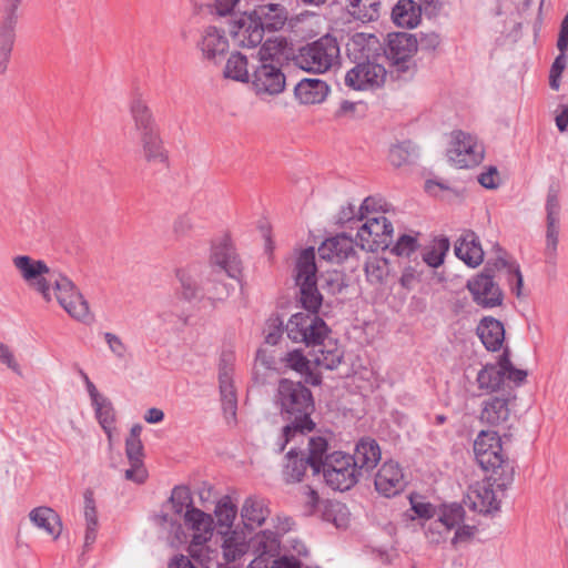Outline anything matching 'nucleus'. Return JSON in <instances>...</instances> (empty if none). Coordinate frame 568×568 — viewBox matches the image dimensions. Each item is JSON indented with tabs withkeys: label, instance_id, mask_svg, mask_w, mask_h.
Returning a JSON list of instances; mask_svg holds the SVG:
<instances>
[{
	"label": "nucleus",
	"instance_id": "obj_30",
	"mask_svg": "<svg viewBox=\"0 0 568 568\" xmlns=\"http://www.w3.org/2000/svg\"><path fill=\"white\" fill-rule=\"evenodd\" d=\"M248 58L240 51L232 52L223 67L222 74L225 79L240 83H248L252 80V67Z\"/></svg>",
	"mask_w": 568,
	"mask_h": 568
},
{
	"label": "nucleus",
	"instance_id": "obj_46",
	"mask_svg": "<svg viewBox=\"0 0 568 568\" xmlns=\"http://www.w3.org/2000/svg\"><path fill=\"white\" fill-rule=\"evenodd\" d=\"M450 244L448 239L440 237L433 241L432 245L423 254V261L430 267H439L445 260Z\"/></svg>",
	"mask_w": 568,
	"mask_h": 568
},
{
	"label": "nucleus",
	"instance_id": "obj_18",
	"mask_svg": "<svg viewBox=\"0 0 568 568\" xmlns=\"http://www.w3.org/2000/svg\"><path fill=\"white\" fill-rule=\"evenodd\" d=\"M231 47L227 32L224 28L214 24L204 27L200 33L196 48L204 61H221Z\"/></svg>",
	"mask_w": 568,
	"mask_h": 568
},
{
	"label": "nucleus",
	"instance_id": "obj_15",
	"mask_svg": "<svg viewBox=\"0 0 568 568\" xmlns=\"http://www.w3.org/2000/svg\"><path fill=\"white\" fill-rule=\"evenodd\" d=\"M474 453L485 470H495L506 462L501 438L497 432L481 430L474 442Z\"/></svg>",
	"mask_w": 568,
	"mask_h": 568
},
{
	"label": "nucleus",
	"instance_id": "obj_55",
	"mask_svg": "<svg viewBox=\"0 0 568 568\" xmlns=\"http://www.w3.org/2000/svg\"><path fill=\"white\" fill-rule=\"evenodd\" d=\"M387 158L392 165L399 168L409 161V151L403 144H395L390 146Z\"/></svg>",
	"mask_w": 568,
	"mask_h": 568
},
{
	"label": "nucleus",
	"instance_id": "obj_5",
	"mask_svg": "<svg viewBox=\"0 0 568 568\" xmlns=\"http://www.w3.org/2000/svg\"><path fill=\"white\" fill-rule=\"evenodd\" d=\"M390 205L382 199L368 196L361 204L357 220L362 225L357 229V244L371 252L389 247L394 226L390 221Z\"/></svg>",
	"mask_w": 568,
	"mask_h": 568
},
{
	"label": "nucleus",
	"instance_id": "obj_8",
	"mask_svg": "<svg viewBox=\"0 0 568 568\" xmlns=\"http://www.w3.org/2000/svg\"><path fill=\"white\" fill-rule=\"evenodd\" d=\"M185 528L191 534L189 554L201 565H209L217 554L211 549L207 542L213 536V518L210 514L199 508H191L183 516Z\"/></svg>",
	"mask_w": 568,
	"mask_h": 568
},
{
	"label": "nucleus",
	"instance_id": "obj_57",
	"mask_svg": "<svg viewBox=\"0 0 568 568\" xmlns=\"http://www.w3.org/2000/svg\"><path fill=\"white\" fill-rule=\"evenodd\" d=\"M448 530L445 528V524L439 519L432 520L426 527V536L432 542H439L448 535Z\"/></svg>",
	"mask_w": 568,
	"mask_h": 568
},
{
	"label": "nucleus",
	"instance_id": "obj_54",
	"mask_svg": "<svg viewBox=\"0 0 568 568\" xmlns=\"http://www.w3.org/2000/svg\"><path fill=\"white\" fill-rule=\"evenodd\" d=\"M104 341L111 353L119 359L126 357L129 348L122 338L113 333H104Z\"/></svg>",
	"mask_w": 568,
	"mask_h": 568
},
{
	"label": "nucleus",
	"instance_id": "obj_51",
	"mask_svg": "<svg viewBox=\"0 0 568 568\" xmlns=\"http://www.w3.org/2000/svg\"><path fill=\"white\" fill-rule=\"evenodd\" d=\"M170 505L176 515H184L187 509L194 508L191 493L186 487H175L172 490Z\"/></svg>",
	"mask_w": 568,
	"mask_h": 568
},
{
	"label": "nucleus",
	"instance_id": "obj_43",
	"mask_svg": "<svg viewBox=\"0 0 568 568\" xmlns=\"http://www.w3.org/2000/svg\"><path fill=\"white\" fill-rule=\"evenodd\" d=\"M17 21L18 20L3 19V22L0 24V64L3 69L13 49Z\"/></svg>",
	"mask_w": 568,
	"mask_h": 568
},
{
	"label": "nucleus",
	"instance_id": "obj_23",
	"mask_svg": "<svg viewBox=\"0 0 568 568\" xmlns=\"http://www.w3.org/2000/svg\"><path fill=\"white\" fill-rule=\"evenodd\" d=\"M474 300L484 307H494L501 303V292L488 275H478L467 285Z\"/></svg>",
	"mask_w": 568,
	"mask_h": 568
},
{
	"label": "nucleus",
	"instance_id": "obj_39",
	"mask_svg": "<svg viewBox=\"0 0 568 568\" xmlns=\"http://www.w3.org/2000/svg\"><path fill=\"white\" fill-rule=\"evenodd\" d=\"M237 515V506L230 496H223L215 505L214 516L217 521V530L234 529V520Z\"/></svg>",
	"mask_w": 568,
	"mask_h": 568
},
{
	"label": "nucleus",
	"instance_id": "obj_47",
	"mask_svg": "<svg viewBox=\"0 0 568 568\" xmlns=\"http://www.w3.org/2000/svg\"><path fill=\"white\" fill-rule=\"evenodd\" d=\"M327 440L322 436L308 438V456L307 462L315 474L321 471V467L324 464L323 457L327 452Z\"/></svg>",
	"mask_w": 568,
	"mask_h": 568
},
{
	"label": "nucleus",
	"instance_id": "obj_21",
	"mask_svg": "<svg viewBox=\"0 0 568 568\" xmlns=\"http://www.w3.org/2000/svg\"><path fill=\"white\" fill-rule=\"evenodd\" d=\"M560 202L557 191L550 190L546 201V254L555 256L559 241Z\"/></svg>",
	"mask_w": 568,
	"mask_h": 568
},
{
	"label": "nucleus",
	"instance_id": "obj_35",
	"mask_svg": "<svg viewBox=\"0 0 568 568\" xmlns=\"http://www.w3.org/2000/svg\"><path fill=\"white\" fill-rule=\"evenodd\" d=\"M318 351L314 354L315 366L326 369L336 368L343 358V351L336 339L332 338L329 334L327 337L318 343Z\"/></svg>",
	"mask_w": 568,
	"mask_h": 568
},
{
	"label": "nucleus",
	"instance_id": "obj_44",
	"mask_svg": "<svg viewBox=\"0 0 568 568\" xmlns=\"http://www.w3.org/2000/svg\"><path fill=\"white\" fill-rule=\"evenodd\" d=\"M476 382L480 390L493 393L503 386L504 379L496 365L487 364L478 372Z\"/></svg>",
	"mask_w": 568,
	"mask_h": 568
},
{
	"label": "nucleus",
	"instance_id": "obj_58",
	"mask_svg": "<svg viewBox=\"0 0 568 568\" xmlns=\"http://www.w3.org/2000/svg\"><path fill=\"white\" fill-rule=\"evenodd\" d=\"M478 182L486 189H496L500 184V175L495 166H489L478 176Z\"/></svg>",
	"mask_w": 568,
	"mask_h": 568
},
{
	"label": "nucleus",
	"instance_id": "obj_64",
	"mask_svg": "<svg viewBox=\"0 0 568 568\" xmlns=\"http://www.w3.org/2000/svg\"><path fill=\"white\" fill-rule=\"evenodd\" d=\"M557 48L560 52L568 54V13L561 22Z\"/></svg>",
	"mask_w": 568,
	"mask_h": 568
},
{
	"label": "nucleus",
	"instance_id": "obj_36",
	"mask_svg": "<svg viewBox=\"0 0 568 568\" xmlns=\"http://www.w3.org/2000/svg\"><path fill=\"white\" fill-rule=\"evenodd\" d=\"M394 22L403 28H415L419 23L420 8L413 0H398L392 11Z\"/></svg>",
	"mask_w": 568,
	"mask_h": 568
},
{
	"label": "nucleus",
	"instance_id": "obj_11",
	"mask_svg": "<svg viewBox=\"0 0 568 568\" xmlns=\"http://www.w3.org/2000/svg\"><path fill=\"white\" fill-rule=\"evenodd\" d=\"M446 155L452 165L458 169H470L483 162L485 148L476 135L455 130L449 135Z\"/></svg>",
	"mask_w": 568,
	"mask_h": 568
},
{
	"label": "nucleus",
	"instance_id": "obj_50",
	"mask_svg": "<svg viewBox=\"0 0 568 568\" xmlns=\"http://www.w3.org/2000/svg\"><path fill=\"white\" fill-rule=\"evenodd\" d=\"M142 426L133 425L125 442V453L130 463L143 462V445L141 442Z\"/></svg>",
	"mask_w": 568,
	"mask_h": 568
},
{
	"label": "nucleus",
	"instance_id": "obj_42",
	"mask_svg": "<svg viewBox=\"0 0 568 568\" xmlns=\"http://www.w3.org/2000/svg\"><path fill=\"white\" fill-rule=\"evenodd\" d=\"M94 407L97 419L100 426L108 435L109 440H112V434L115 430V412L109 398L103 397L99 402L92 404Z\"/></svg>",
	"mask_w": 568,
	"mask_h": 568
},
{
	"label": "nucleus",
	"instance_id": "obj_37",
	"mask_svg": "<svg viewBox=\"0 0 568 568\" xmlns=\"http://www.w3.org/2000/svg\"><path fill=\"white\" fill-rule=\"evenodd\" d=\"M83 516L85 520L84 542L89 546L95 541L99 527L98 511L92 491H85L84 494Z\"/></svg>",
	"mask_w": 568,
	"mask_h": 568
},
{
	"label": "nucleus",
	"instance_id": "obj_4",
	"mask_svg": "<svg viewBox=\"0 0 568 568\" xmlns=\"http://www.w3.org/2000/svg\"><path fill=\"white\" fill-rule=\"evenodd\" d=\"M285 525L290 526L288 520ZM254 531L251 528L236 526L234 529L217 530L220 549L224 565L241 562L250 554H278L281 536L290 527H274Z\"/></svg>",
	"mask_w": 568,
	"mask_h": 568
},
{
	"label": "nucleus",
	"instance_id": "obj_14",
	"mask_svg": "<svg viewBox=\"0 0 568 568\" xmlns=\"http://www.w3.org/2000/svg\"><path fill=\"white\" fill-rule=\"evenodd\" d=\"M229 32L235 44L242 49H254L264 43L263 23L257 20L253 11L235 16L230 21Z\"/></svg>",
	"mask_w": 568,
	"mask_h": 568
},
{
	"label": "nucleus",
	"instance_id": "obj_34",
	"mask_svg": "<svg viewBox=\"0 0 568 568\" xmlns=\"http://www.w3.org/2000/svg\"><path fill=\"white\" fill-rule=\"evenodd\" d=\"M270 516V509L263 499L247 497L241 508L242 527L254 530V527H261Z\"/></svg>",
	"mask_w": 568,
	"mask_h": 568
},
{
	"label": "nucleus",
	"instance_id": "obj_63",
	"mask_svg": "<svg viewBox=\"0 0 568 568\" xmlns=\"http://www.w3.org/2000/svg\"><path fill=\"white\" fill-rule=\"evenodd\" d=\"M193 230L192 220L185 215L179 216L173 223V232L178 237L189 235Z\"/></svg>",
	"mask_w": 568,
	"mask_h": 568
},
{
	"label": "nucleus",
	"instance_id": "obj_62",
	"mask_svg": "<svg viewBox=\"0 0 568 568\" xmlns=\"http://www.w3.org/2000/svg\"><path fill=\"white\" fill-rule=\"evenodd\" d=\"M282 323L275 318L268 322L265 331V342L270 345H276L282 336Z\"/></svg>",
	"mask_w": 568,
	"mask_h": 568
},
{
	"label": "nucleus",
	"instance_id": "obj_26",
	"mask_svg": "<svg viewBox=\"0 0 568 568\" xmlns=\"http://www.w3.org/2000/svg\"><path fill=\"white\" fill-rule=\"evenodd\" d=\"M352 458L358 475L359 470L371 471L382 458L381 447L375 439L364 437L356 444Z\"/></svg>",
	"mask_w": 568,
	"mask_h": 568
},
{
	"label": "nucleus",
	"instance_id": "obj_52",
	"mask_svg": "<svg viewBox=\"0 0 568 568\" xmlns=\"http://www.w3.org/2000/svg\"><path fill=\"white\" fill-rule=\"evenodd\" d=\"M463 517L464 514L460 507H446L442 511V515L438 517V519L445 524V528L449 532L452 529H455L459 526V524L463 521Z\"/></svg>",
	"mask_w": 568,
	"mask_h": 568
},
{
	"label": "nucleus",
	"instance_id": "obj_60",
	"mask_svg": "<svg viewBox=\"0 0 568 568\" xmlns=\"http://www.w3.org/2000/svg\"><path fill=\"white\" fill-rule=\"evenodd\" d=\"M212 7L219 17L232 14L240 0H211Z\"/></svg>",
	"mask_w": 568,
	"mask_h": 568
},
{
	"label": "nucleus",
	"instance_id": "obj_19",
	"mask_svg": "<svg viewBox=\"0 0 568 568\" xmlns=\"http://www.w3.org/2000/svg\"><path fill=\"white\" fill-rule=\"evenodd\" d=\"M418 43L413 34L406 32H396L388 34L385 53L393 64L405 70L407 63L416 54Z\"/></svg>",
	"mask_w": 568,
	"mask_h": 568
},
{
	"label": "nucleus",
	"instance_id": "obj_41",
	"mask_svg": "<svg viewBox=\"0 0 568 568\" xmlns=\"http://www.w3.org/2000/svg\"><path fill=\"white\" fill-rule=\"evenodd\" d=\"M347 10L355 19L363 22L374 21L379 16L378 0H347Z\"/></svg>",
	"mask_w": 568,
	"mask_h": 568
},
{
	"label": "nucleus",
	"instance_id": "obj_9",
	"mask_svg": "<svg viewBox=\"0 0 568 568\" xmlns=\"http://www.w3.org/2000/svg\"><path fill=\"white\" fill-rule=\"evenodd\" d=\"M317 266L314 248H305L297 257L295 265V281L300 287V301L307 313L317 314L323 297L317 290Z\"/></svg>",
	"mask_w": 568,
	"mask_h": 568
},
{
	"label": "nucleus",
	"instance_id": "obj_33",
	"mask_svg": "<svg viewBox=\"0 0 568 568\" xmlns=\"http://www.w3.org/2000/svg\"><path fill=\"white\" fill-rule=\"evenodd\" d=\"M327 84L320 79H304L294 90L295 98L302 104L322 103L328 94Z\"/></svg>",
	"mask_w": 568,
	"mask_h": 568
},
{
	"label": "nucleus",
	"instance_id": "obj_45",
	"mask_svg": "<svg viewBox=\"0 0 568 568\" xmlns=\"http://www.w3.org/2000/svg\"><path fill=\"white\" fill-rule=\"evenodd\" d=\"M365 273L368 282L383 283L388 276L389 263L385 257L372 255L366 260Z\"/></svg>",
	"mask_w": 568,
	"mask_h": 568
},
{
	"label": "nucleus",
	"instance_id": "obj_24",
	"mask_svg": "<svg viewBox=\"0 0 568 568\" xmlns=\"http://www.w3.org/2000/svg\"><path fill=\"white\" fill-rule=\"evenodd\" d=\"M284 366L300 374L305 383L311 385H320L322 376L315 366L314 359H308L302 351L294 349L285 354L282 358Z\"/></svg>",
	"mask_w": 568,
	"mask_h": 568
},
{
	"label": "nucleus",
	"instance_id": "obj_2",
	"mask_svg": "<svg viewBox=\"0 0 568 568\" xmlns=\"http://www.w3.org/2000/svg\"><path fill=\"white\" fill-rule=\"evenodd\" d=\"M241 271V261L232 245L220 243L212 247L207 266L203 270H199L194 265L187 266L179 270L176 276L186 300L194 298L204 284H213L212 287L206 288L209 297L214 301H223L230 295V287L225 284L215 285V282L220 281L223 273L231 278H237Z\"/></svg>",
	"mask_w": 568,
	"mask_h": 568
},
{
	"label": "nucleus",
	"instance_id": "obj_12",
	"mask_svg": "<svg viewBox=\"0 0 568 568\" xmlns=\"http://www.w3.org/2000/svg\"><path fill=\"white\" fill-rule=\"evenodd\" d=\"M286 333L294 343L315 347L329 334V328L318 314L298 312L286 323Z\"/></svg>",
	"mask_w": 568,
	"mask_h": 568
},
{
	"label": "nucleus",
	"instance_id": "obj_29",
	"mask_svg": "<svg viewBox=\"0 0 568 568\" xmlns=\"http://www.w3.org/2000/svg\"><path fill=\"white\" fill-rule=\"evenodd\" d=\"M477 334L487 351L497 352L503 348L505 328L498 320L484 317L477 326Z\"/></svg>",
	"mask_w": 568,
	"mask_h": 568
},
{
	"label": "nucleus",
	"instance_id": "obj_59",
	"mask_svg": "<svg viewBox=\"0 0 568 568\" xmlns=\"http://www.w3.org/2000/svg\"><path fill=\"white\" fill-rule=\"evenodd\" d=\"M131 468L125 470V478L136 484H142L148 478V471L143 466V462L130 463Z\"/></svg>",
	"mask_w": 568,
	"mask_h": 568
},
{
	"label": "nucleus",
	"instance_id": "obj_7",
	"mask_svg": "<svg viewBox=\"0 0 568 568\" xmlns=\"http://www.w3.org/2000/svg\"><path fill=\"white\" fill-rule=\"evenodd\" d=\"M130 113L138 133L140 154L149 164H165L169 152L151 109L145 102L134 100Z\"/></svg>",
	"mask_w": 568,
	"mask_h": 568
},
{
	"label": "nucleus",
	"instance_id": "obj_31",
	"mask_svg": "<svg viewBox=\"0 0 568 568\" xmlns=\"http://www.w3.org/2000/svg\"><path fill=\"white\" fill-rule=\"evenodd\" d=\"M220 393L224 417L229 424L235 423L237 399L230 368H222L219 375Z\"/></svg>",
	"mask_w": 568,
	"mask_h": 568
},
{
	"label": "nucleus",
	"instance_id": "obj_10",
	"mask_svg": "<svg viewBox=\"0 0 568 568\" xmlns=\"http://www.w3.org/2000/svg\"><path fill=\"white\" fill-rule=\"evenodd\" d=\"M339 62V45L335 38L324 36L302 48L297 55L298 65L306 71L324 73Z\"/></svg>",
	"mask_w": 568,
	"mask_h": 568
},
{
	"label": "nucleus",
	"instance_id": "obj_22",
	"mask_svg": "<svg viewBox=\"0 0 568 568\" xmlns=\"http://www.w3.org/2000/svg\"><path fill=\"white\" fill-rule=\"evenodd\" d=\"M510 416L509 399L504 396H495L483 403L479 419L485 425L506 428Z\"/></svg>",
	"mask_w": 568,
	"mask_h": 568
},
{
	"label": "nucleus",
	"instance_id": "obj_20",
	"mask_svg": "<svg viewBox=\"0 0 568 568\" xmlns=\"http://www.w3.org/2000/svg\"><path fill=\"white\" fill-rule=\"evenodd\" d=\"M404 486L400 466L393 460L385 462L375 476L376 490L385 497H392L402 491Z\"/></svg>",
	"mask_w": 568,
	"mask_h": 568
},
{
	"label": "nucleus",
	"instance_id": "obj_25",
	"mask_svg": "<svg viewBox=\"0 0 568 568\" xmlns=\"http://www.w3.org/2000/svg\"><path fill=\"white\" fill-rule=\"evenodd\" d=\"M455 255L466 265L476 267L484 261V251L476 234L465 231L455 243Z\"/></svg>",
	"mask_w": 568,
	"mask_h": 568
},
{
	"label": "nucleus",
	"instance_id": "obj_32",
	"mask_svg": "<svg viewBox=\"0 0 568 568\" xmlns=\"http://www.w3.org/2000/svg\"><path fill=\"white\" fill-rule=\"evenodd\" d=\"M252 11L257 20L263 23L264 30H281L285 26L288 18L287 10L280 3L260 4L256 6Z\"/></svg>",
	"mask_w": 568,
	"mask_h": 568
},
{
	"label": "nucleus",
	"instance_id": "obj_1",
	"mask_svg": "<svg viewBox=\"0 0 568 568\" xmlns=\"http://www.w3.org/2000/svg\"><path fill=\"white\" fill-rule=\"evenodd\" d=\"M11 261L19 277L43 301L55 300L77 321L84 322L90 317L89 305L73 282L45 261L27 254L16 255Z\"/></svg>",
	"mask_w": 568,
	"mask_h": 568
},
{
	"label": "nucleus",
	"instance_id": "obj_56",
	"mask_svg": "<svg viewBox=\"0 0 568 568\" xmlns=\"http://www.w3.org/2000/svg\"><path fill=\"white\" fill-rule=\"evenodd\" d=\"M0 364L7 366L16 374H21V367L12 352V349L0 341Z\"/></svg>",
	"mask_w": 568,
	"mask_h": 568
},
{
	"label": "nucleus",
	"instance_id": "obj_28",
	"mask_svg": "<svg viewBox=\"0 0 568 568\" xmlns=\"http://www.w3.org/2000/svg\"><path fill=\"white\" fill-rule=\"evenodd\" d=\"M354 252L353 240L346 235L327 239L318 247L321 258L335 263L347 260Z\"/></svg>",
	"mask_w": 568,
	"mask_h": 568
},
{
	"label": "nucleus",
	"instance_id": "obj_3",
	"mask_svg": "<svg viewBox=\"0 0 568 568\" xmlns=\"http://www.w3.org/2000/svg\"><path fill=\"white\" fill-rule=\"evenodd\" d=\"M274 399L282 416L291 420L283 428L280 450H283L287 444L303 443L306 434L315 427L314 422L310 418L314 410L311 390L301 382L283 378L278 382Z\"/></svg>",
	"mask_w": 568,
	"mask_h": 568
},
{
	"label": "nucleus",
	"instance_id": "obj_6",
	"mask_svg": "<svg viewBox=\"0 0 568 568\" xmlns=\"http://www.w3.org/2000/svg\"><path fill=\"white\" fill-rule=\"evenodd\" d=\"M286 41L282 37H272L264 41L251 58L252 67L250 84L256 95H276L285 89V75L276 61L283 54Z\"/></svg>",
	"mask_w": 568,
	"mask_h": 568
},
{
	"label": "nucleus",
	"instance_id": "obj_61",
	"mask_svg": "<svg viewBox=\"0 0 568 568\" xmlns=\"http://www.w3.org/2000/svg\"><path fill=\"white\" fill-rule=\"evenodd\" d=\"M23 0H1L3 19L18 20V12Z\"/></svg>",
	"mask_w": 568,
	"mask_h": 568
},
{
	"label": "nucleus",
	"instance_id": "obj_16",
	"mask_svg": "<svg viewBox=\"0 0 568 568\" xmlns=\"http://www.w3.org/2000/svg\"><path fill=\"white\" fill-rule=\"evenodd\" d=\"M464 503L480 514H491L500 507V499L490 478H481L471 483L465 494Z\"/></svg>",
	"mask_w": 568,
	"mask_h": 568
},
{
	"label": "nucleus",
	"instance_id": "obj_40",
	"mask_svg": "<svg viewBox=\"0 0 568 568\" xmlns=\"http://www.w3.org/2000/svg\"><path fill=\"white\" fill-rule=\"evenodd\" d=\"M307 466H310L307 459L300 455L297 447L293 446L287 453V464L284 469V477L287 483L301 481Z\"/></svg>",
	"mask_w": 568,
	"mask_h": 568
},
{
	"label": "nucleus",
	"instance_id": "obj_13",
	"mask_svg": "<svg viewBox=\"0 0 568 568\" xmlns=\"http://www.w3.org/2000/svg\"><path fill=\"white\" fill-rule=\"evenodd\" d=\"M321 470L326 484L337 490L349 489L358 479L352 456L342 452L327 455Z\"/></svg>",
	"mask_w": 568,
	"mask_h": 568
},
{
	"label": "nucleus",
	"instance_id": "obj_17",
	"mask_svg": "<svg viewBox=\"0 0 568 568\" xmlns=\"http://www.w3.org/2000/svg\"><path fill=\"white\" fill-rule=\"evenodd\" d=\"M387 78V72L384 65L366 61L356 64L345 75V83L347 87L358 90H376L384 85Z\"/></svg>",
	"mask_w": 568,
	"mask_h": 568
},
{
	"label": "nucleus",
	"instance_id": "obj_49",
	"mask_svg": "<svg viewBox=\"0 0 568 568\" xmlns=\"http://www.w3.org/2000/svg\"><path fill=\"white\" fill-rule=\"evenodd\" d=\"M419 233L409 232L398 236L395 244L392 246L390 252L399 257H409L419 247Z\"/></svg>",
	"mask_w": 568,
	"mask_h": 568
},
{
	"label": "nucleus",
	"instance_id": "obj_53",
	"mask_svg": "<svg viewBox=\"0 0 568 568\" xmlns=\"http://www.w3.org/2000/svg\"><path fill=\"white\" fill-rule=\"evenodd\" d=\"M567 53L560 52V54L555 59L549 74V84L554 90H558L560 87V77L566 69L567 65Z\"/></svg>",
	"mask_w": 568,
	"mask_h": 568
},
{
	"label": "nucleus",
	"instance_id": "obj_38",
	"mask_svg": "<svg viewBox=\"0 0 568 568\" xmlns=\"http://www.w3.org/2000/svg\"><path fill=\"white\" fill-rule=\"evenodd\" d=\"M381 49L379 39L372 33H356L348 43V50L357 53L359 58H369Z\"/></svg>",
	"mask_w": 568,
	"mask_h": 568
},
{
	"label": "nucleus",
	"instance_id": "obj_27",
	"mask_svg": "<svg viewBox=\"0 0 568 568\" xmlns=\"http://www.w3.org/2000/svg\"><path fill=\"white\" fill-rule=\"evenodd\" d=\"M29 519L34 527L57 540L63 530V524L59 514L51 507L39 506L29 513Z\"/></svg>",
	"mask_w": 568,
	"mask_h": 568
},
{
	"label": "nucleus",
	"instance_id": "obj_48",
	"mask_svg": "<svg viewBox=\"0 0 568 568\" xmlns=\"http://www.w3.org/2000/svg\"><path fill=\"white\" fill-rule=\"evenodd\" d=\"M497 368L503 379H508L515 384L523 383L527 377L525 369L517 368L509 358V349L505 348L497 362Z\"/></svg>",
	"mask_w": 568,
	"mask_h": 568
}]
</instances>
